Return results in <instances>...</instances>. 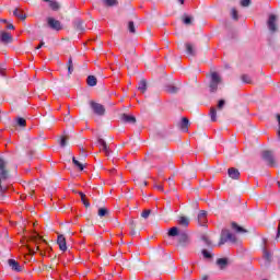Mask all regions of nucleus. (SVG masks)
<instances>
[{"label": "nucleus", "instance_id": "obj_1", "mask_svg": "<svg viewBox=\"0 0 280 280\" xmlns=\"http://www.w3.org/2000/svg\"><path fill=\"white\" fill-rule=\"evenodd\" d=\"M10 178V170L8 168V161L0 156V194L3 196L8 191V186L3 185Z\"/></svg>", "mask_w": 280, "mask_h": 280}, {"label": "nucleus", "instance_id": "obj_2", "mask_svg": "<svg viewBox=\"0 0 280 280\" xmlns=\"http://www.w3.org/2000/svg\"><path fill=\"white\" fill-rule=\"evenodd\" d=\"M158 261L161 262V266H162V268H164L165 272H167V269L173 264L172 256H170V254H165V252L163 249L158 252Z\"/></svg>", "mask_w": 280, "mask_h": 280}, {"label": "nucleus", "instance_id": "obj_3", "mask_svg": "<svg viewBox=\"0 0 280 280\" xmlns=\"http://www.w3.org/2000/svg\"><path fill=\"white\" fill-rule=\"evenodd\" d=\"M226 242H232V244H235V242H237V237L235 234L231 233V231L222 230L219 246H223V244H226Z\"/></svg>", "mask_w": 280, "mask_h": 280}, {"label": "nucleus", "instance_id": "obj_4", "mask_svg": "<svg viewBox=\"0 0 280 280\" xmlns=\"http://www.w3.org/2000/svg\"><path fill=\"white\" fill-rule=\"evenodd\" d=\"M220 84H222V77H220V74H218V72H212L210 74V84H209L210 92L215 93V91H218V86H220Z\"/></svg>", "mask_w": 280, "mask_h": 280}, {"label": "nucleus", "instance_id": "obj_5", "mask_svg": "<svg viewBox=\"0 0 280 280\" xmlns=\"http://www.w3.org/2000/svg\"><path fill=\"white\" fill-rule=\"evenodd\" d=\"M261 156L269 167H277V161L275 160V155L272 154V151H268V150L262 151Z\"/></svg>", "mask_w": 280, "mask_h": 280}, {"label": "nucleus", "instance_id": "obj_6", "mask_svg": "<svg viewBox=\"0 0 280 280\" xmlns=\"http://www.w3.org/2000/svg\"><path fill=\"white\" fill-rule=\"evenodd\" d=\"M90 106H91L94 115H97L98 117L106 115V108L104 107V105L91 101Z\"/></svg>", "mask_w": 280, "mask_h": 280}, {"label": "nucleus", "instance_id": "obj_7", "mask_svg": "<svg viewBox=\"0 0 280 280\" xmlns=\"http://www.w3.org/2000/svg\"><path fill=\"white\" fill-rule=\"evenodd\" d=\"M267 27L271 34L279 32V25L277 24V15L270 14L267 21Z\"/></svg>", "mask_w": 280, "mask_h": 280}, {"label": "nucleus", "instance_id": "obj_8", "mask_svg": "<svg viewBox=\"0 0 280 280\" xmlns=\"http://www.w3.org/2000/svg\"><path fill=\"white\" fill-rule=\"evenodd\" d=\"M14 42V37L11 33H8L5 31H0V43L2 45H10Z\"/></svg>", "mask_w": 280, "mask_h": 280}, {"label": "nucleus", "instance_id": "obj_9", "mask_svg": "<svg viewBox=\"0 0 280 280\" xmlns=\"http://www.w3.org/2000/svg\"><path fill=\"white\" fill-rule=\"evenodd\" d=\"M47 23L50 30H55L56 32H60V30H62V24L60 23V21L54 18H47Z\"/></svg>", "mask_w": 280, "mask_h": 280}, {"label": "nucleus", "instance_id": "obj_10", "mask_svg": "<svg viewBox=\"0 0 280 280\" xmlns=\"http://www.w3.org/2000/svg\"><path fill=\"white\" fill-rule=\"evenodd\" d=\"M190 243L191 241L189 240V235H187L186 233L179 234L178 246H180V248H185V246H189Z\"/></svg>", "mask_w": 280, "mask_h": 280}, {"label": "nucleus", "instance_id": "obj_11", "mask_svg": "<svg viewBox=\"0 0 280 280\" xmlns=\"http://www.w3.org/2000/svg\"><path fill=\"white\" fill-rule=\"evenodd\" d=\"M9 268L13 270V272H23V267L19 264V261L14 259H9L8 260Z\"/></svg>", "mask_w": 280, "mask_h": 280}, {"label": "nucleus", "instance_id": "obj_12", "mask_svg": "<svg viewBox=\"0 0 280 280\" xmlns=\"http://www.w3.org/2000/svg\"><path fill=\"white\" fill-rule=\"evenodd\" d=\"M57 244L59 246V250H62V253L67 252V238L65 235L59 234L57 237Z\"/></svg>", "mask_w": 280, "mask_h": 280}, {"label": "nucleus", "instance_id": "obj_13", "mask_svg": "<svg viewBox=\"0 0 280 280\" xmlns=\"http://www.w3.org/2000/svg\"><path fill=\"white\" fill-rule=\"evenodd\" d=\"M228 176L229 178H232V180H240V170L235 168V167H230L228 170Z\"/></svg>", "mask_w": 280, "mask_h": 280}, {"label": "nucleus", "instance_id": "obj_14", "mask_svg": "<svg viewBox=\"0 0 280 280\" xmlns=\"http://www.w3.org/2000/svg\"><path fill=\"white\" fill-rule=\"evenodd\" d=\"M120 120L122 121V124H137V118L128 114H121Z\"/></svg>", "mask_w": 280, "mask_h": 280}, {"label": "nucleus", "instance_id": "obj_15", "mask_svg": "<svg viewBox=\"0 0 280 280\" xmlns=\"http://www.w3.org/2000/svg\"><path fill=\"white\" fill-rule=\"evenodd\" d=\"M199 226H206L207 224V211L201 210L197 215Z\"/></svg>", "mask_w": 280, "mask_h": 280}, {"label": "nucleus", "instance_id": "obj_16", "mask_svg": "<svg viewBox=\"0 0 280 280\" xmlns=\"http://www.w3.org/2000/svg\"><path fill=\"white\" fill-rule=\"evenodd\" d=\"M45 3H48L50 10L58 12L60 10V3L56 0H43Z\"/></svg>", "mask_w": 280, "mask_h": 280}, {"label": "nucleus", "instance_id": "obj_17", "mask_svg": "<svg viewBox=\"0 0 280 280\" xmlns=\"http://www.w3.org/2000/svg\"><path fill=\"white\" fill-rule=\"evenodd\" d=\"M166 91L172 95H175L176 93H178V91H180V83H177V85H174V84L166 85Z\"/></svg>", "mask_w": 280, "mask_h": 280}, {"label": "nucleus", "instance_id": "obj_18", "mask_svg": "<svg viewBox=\"0 0 280 280\" xmlns=\"http://www.w3.org/2000/svg\"><path fill=\"white\" fill-rule=\"evenodd\" d=\"M264 259L266 261L265 266H270V261H272V253H270L268 249L264 248Z\"/></svg>", "mask_w": 280, "mask_h": 280}, {"label": "nucleus", "instance_id": "obj_19", "mask_svg": "<svg viewBox=\"0 0 280 280\" xmlns=\"http://www.w3.org/2000/svg\"><path fill=\"white\" fill-rule=\"evenodd\" d=\"M13 16H16V19H20V21H25V19H27V15L19 8L14 9Z\"/></svg>", "mask_w": 280, "mask_h": 280}, {"label": "nucleus", "instance_id": "obj_20", "mask_svg": "<svg viewBox=\"0 0 280 280\" xmlns=\"http://www.w3.org/2000/svg\"><path fill=\"white\" fill-rule=\"evenodd\" d=\"M179 128H180V130H184V132H187V130H189V119L187 117L182 118Z\"/></svg>", "mask_w": 280, "mask_h": 280}, {"label": "nucleus", "instance_id": "obj_21", "mask_svg": "<svg viewBox=\"0 0 280 280\" xmlns=\"http://www.w3.org/2000/svg\"><path fill=\"white\" fill-rule=\"evenodd\" d=\"M97 143H98L101 150H103V152H105V154H108V152H109L108 144L104 141V139L98 138Z\"/></svg>", "mask_w": 280, "mask_h": 280}, {"label": "nucleus", "instance_id": "obj_22", "mask_svg": "<svg viewBox=\"0 0 280 280\" xmlns=\"http://www.w3.org/2000/svg\"><path fill=\"white\" fill-rule=\"evenodd\" d=\"M217 266L220 267L221 270H224V268H226V266H229V259H226V258H219L217 260Z\"/></svg>", "mask_w": 280, "mask_h": 280}, {"label": "nucleus", "instance_id": "obj_23", "mask_svg": "<svg viewBox=\"0 0 280 280\" xmlns=\"http://www.w3.org/2000/svg\"><path fill=\"white\" fill-rule=\"evenodd\" d=\"M232 229L233 231H235V233H248L246 229L240 226V224H237L236 222H232Z\"/></svg>", "mask_w": 280, "mask_h": 280}, {"label": "nucleus", "instance_id": "obj_24", "mask_svg": "<svg viewBox=\"0 0 280 280\" xmlns=\"http://www.w3.org/2000/svg\"><path fill=\"white\" fill-rule=\"evenodd\" d=\"M138 91H141L142 93H145V91H148V82L145 81V79L140 80V82L138 83Z\"/></svg>", "mask_w": 280, "mask_h": 280}, {"label": "nucleus", "instance_id": "obj_25", "mask_svg": "<svg viewBox=\"0 0 280 280\" xmlns=\"http://www.w3.org/2000/svg\"><path fill=\"white\" fill-rule=\"evenodd\" d=\"M67 69H68V78H71V74L73 73V57H70L67 62Z\"/></svg>", "mask_w": 280, "mask_h": 280}, {"label": "nucleus", "instance_id": "obj_26", "mask_svg": "<svg viewBox=\"0 0 280 280\" xmlns=\"http://www.w3.org/2000/svg\"><path fill=\"white\" fill-rule=\"evenodd\" d=\"M79 196L81 197V202L84 205L85 209H89L91 207V202L86 199V195L82 191H79Z\"/></svg>", "mask_w": 280, "mask_h": 280}, {"label": "nucleus", "instance_id": "obj_27", "mask_svg": "<svg viewBox=\"0 0 280 280\" xmlns=\"http://www.w3.org/2000/svg\"><path fill=\"white\" fill-rule=\"evenodd\" d=\"M186 51L189 56H196V50L194 49V44L191 43H186L185 44Z\"/></svg>", "mask_w": 280, "mask_h": 280}, {"label": "nucleus", "instance_id": "obj_28", "mask_svg": "<svg viewBox=\"0 0 280 280\" xmlns=\"http://www.w3.org/2000/svg\"><path fill=\"white\" fill-rule=\"evenodd\" d=\"M209 117L211 121H218V109H215V107L210 108Z\"/></svg>", "mask_w": 280, "mask_h": 280}, {"label": "nucleus", "instance_id": "obj_29", "mask_svg": "<svg viewBox=\"0 0 280 280\" xmlns=\"http://www.w3.org/2000/svg\"><path fill=\"white\" fill-rule=\"evenodd\" d=\"M15 124L20 128H25L27 126V120H25V118H23V117H18V118H15Z\"/></svg>", "mask_w": 280, "mask_h": 280}, {"label": "nucleus", "instance_id": "obj_30", "mask_svg": "<svg viewBox=\"0 0 280 280\" xmlns=\"http://www.w3.org/2000/svg\"><path fill=\"white\" fill-rule=\"evenodd\" d=\"M86 82L89 86H97V78L95 75H89Z\"/></svg>", "mask_w": 280, "mask_h": 280}, {"label": "nucleus", "instance_id": "obj_31", "mask_svg": "<svg viewBox=\"0 0 280 280\" xmlns=\"http://www.w3.org/2000/svg\"><path fill=\"white\" fill-rule=\"evenodd\" d=\"M182 21H183L184 25H192L194 18L189 16L187 14H184L182 16Z\"/></svg>", "mask_w": 280, "mask_h": 280}, {"label": "nucleus", "instance_id": "obj_32", "mask_svg": "<svg viewBox=\"0 0 280 280\" xmlns=\"http://www.w3.org/2000/svg\"><path fill=\"white\" fill-rule=\"evenodd\" d=\"M74 28L77 32H84L85 27H84V22L83 21H77L74 23Z\"/></svg>", "mask_w": 280, "mask_h": 280}, {"label": "nucleus", "instance_id": "obj_33", "mask_svg": "<svg viewBox=\"0 0 280 280\" xmlns=\"http://www.w3.org/2000/svg\"><path fill=\"white\" fill-rule=\"evenodd\" d=\"M72 163H73L74 167H78V170H80V172L84 171V164H82V162L78 161L75 159V156L72 158Z\"/></svg>", "mask_w": 280, "mask_h": 280}, {"label": "nucleus", "instance_id": "obj_34", "mask_svg": "<svg viewBox=\"0 0 280 280\" xmlns=\"http://www.w3.org/2000/svg\"><path fill=\"white\" fill-rule=\"evenodd\" d=\"M106 215H110V211L107 208H100L98 218H106Z\"/></svg>", "mask_w": 280, "mask_h": 280}, {"label": "nucleus", "instance_id": "obj_35", "mask_svg": "<svg viewBox=\"0 0 280 280\" xmlns=\"http://www.w3.org/2000/svg\"><path fill=\"white\" fill-rule=\"evenodd\" d=\"M178 224L180 226H189V218H187V217H179Z\"/></svg>", "mask_w": 280, "mask_h": 280}, {"label": "nucleus", "instance_id": "obj_36", "mask_svg": "<svg viewBox=\"0 0 280 280\" xmlns=\"http://www.w3.org/2000/svg\"><path fill=\"white\" fill-rule=\"evenodd\" d=\"M129 270H139V260L131 261L127 265Z\"/></svg>", "mask_w": 280, "mask_h": 280}, {"label": "nucleus", "instance_id": "obj_37", "mask_svg": "<svg viewBox=\"0 0 280 280\" xmlns=\"http://www.w3.org/2000/svg\"><path fill=\"white\" fill-rule=\"evenodd\" d=\"M68 141H69V139L67 138V136H61V138L59 140L60 148H67Z\"/></svg>", "mask_w": 280, "mask_h": 280}, {"label": "nucleus", "instance_id": "obj_38", "mask_svg": "<svg viewBox=\"0 0 280 280\" xmlns=\"http://www.w3.org/2000/svg\"><path fill=\"white\" fill-rule=\"evenodd\" d=\"M118 1L117 0H104V4L107 5V8H113L115 5H118Z\"/></svg>", "mask_w": 280, "mask_h": 280}, {"label": "nucleus", "instance_id": "obj_39", "mask_svg": "<svg viewBox=\"0 0 280 280\" xmlns=\"http://www.w3.org/2000/svg\"><path fill=\"white\" fill-rule=\"evenodd\" d=\"M128 31L130 32V34H137V27L135 26V22L130 21L128 23Z\"/></svg>", "mask_w": 280, "mask_h": 280}, {"label": "nucleus", "instance_id": "obj_40", "mask_svg": "<svg viewBox=\"0 0 280 280\" xmlns=\"http://www.w3.org/2000/svg\"><path fill=\"white\" fill-rule=\"evenodd\" d=\"M168 235H170V237H176V235H178V228H176V226L171 228L168 231Z\"/></svg>", "mask_w": 280, "mask_h": 280}, {"label": "nucleus", "instance_id": "obj_41", "mask_svg": "<svg viewBox=\"0 0 280 280\" xmlns=\"http://www.w3.org/2000/svg\"><path fill=\"white\" fill-rule=\"evenodd\" d=\"M201 241L206 244V246H208V248H211L212 244L211 241L209 240V236L202 235Z\"/></svg>", "mask_w": 280, "mask_h": 280}, {"label": "nucleus", "instance_id": "obj_42", "mask_svg": "<svg viewBox=\"0 0 280 280\" xmlns=\"http://www.w3.org/2000/svg\"><path fill=\"white\" fill-rule=\"evenodd\" d=\"M241 79H242V82H244L245 84H250L252 82V79L248 74H243Z\"/></svg>", "mask_w": 280, "mask_h": 280}, {"label": "nucleus", "instance_id": "obj_43", "mask_svg": "<svg viewBox=\"0 0 280 280\" xmlns=\"http://www.w3.org/2000/svg\"><path fill=\"white\" fill-rule=\"evenodd\" d=\"M184 272L187 275V277L194 272L192 269H189V265H187V262L184 264Z\"/></svg>", "mask_w": 280, "mask_h": 280}, {"label": "nucleus", "instance_id": "obj_44", "mask_svg": "<svg viewBox=\"0 0 280 280\" xmlns=\"http://www.w3.org/2000/svg\"><path fill=\"white\" fill-rule=\"evenodd\" d=\"M150 213H152V210H144L141 212V218H144V220H148L150 218Z\"/></svg>", "mask_w": 280, "mask_h": 280}, {"label": "nucleus", "instance_id": "obj_45", "mask_svg": "<svg viewBox=\"0 0 280 280\" xmlns=\"http://www.w3.org/2000/svg\"><path fill=\"white\" fill-rule=\"evenodd\" d=\"M202 255L206 259H211L213 256L211 255V253H209V250L207 249H202Z\"/></svg>", "mask_w": 280, "mask_h": 280}, {"label": "nucleus", "instance_id": "obj_46", "mask_svg": "<svg viewBox=\"0 0 280 280\" xmlns=\"http://www.w3.org/2000/svg\"><path fill=\"white\" fill-rule=\"evenodd\" d=\"M250 0H241L242 8H248L250 5Z\"/></svg>", "mask_w": 280, "mask_h": 280}, {"label": "nucleus", "instance_id": "obj_47", "mask_svg": "<svg viewBox=\"0 0 280 280\" xmlns=\"http://www.w3.org/2000/svg\"><path fill=\"white\" fill-rule=\"evenodd\" d=\"M226 104V102L224 100H220L218 105H217V108L219 110H222V108H224V105Z\"/></svg>", "mask_w": 280, "mask_h": 280}, {"label": "nucleus", "instance_id": "obj_48", "mask_svg": "<svg viewBox=\"0 0 280 280\" xmlns=\"http://www.w3.org/2000/svg\"><path fill=\"white\" fill-rule=\"evenodd\" d=\"M231 15H232V19L234 20V21H237L240 18L237 16V10H235V9H232L231 10Z\"/></svg>", "mask_w": 280, "mask_h": 280}, {"label": "nucleus", "instance_id": "obj_49", "mask_svg": "<svg viewBox=\"0 0 280 280\" xmlns=\"http://www.w3.org/2000/svg\"><path fill=\"white\" fill-rule=\"evenodd\" d=\"M165 213H172V203L170 201L166 203Z\"/></svg>", "mask_w": 280, "mask_h": 280}, {"label": "nucleus", "instance_id": "obj_50", "mask_svg": "<svg viewBox=\"0 0 280 280\" xmlns=\"http://www.w3.org/2000/svg\"><path fill=\"white\" fill-rule=\"evenodd\" d=\"M129 228H130L131 230L137 229V223L135 222V220H130V221H129Z\"/></svg>", "mask_w": 280, "mask_h": 280}, {"label": "nucleus", "instance_id": "obj_51", "mask_svg": "<svg viewBox=\"0 0 280 280\" xmlns=\"http://www.w3.org/2000/svg\"><path fill=\"white\" fill-rule=\"evenodd\" d=\"M43 47H45V42L42 39L36 49H42Z\"/></svg>", "mask_w": 280, "mask_h": 280}, {"label": "nucleus", "instance_id": "obj_52", "mask_svg": "<svg viewBox=\"0 0 280 280\" xmlns=\"http://www.w3.org/2000/svg\"><path fill=\"white\" fill-rule=\"evenodd\" d=\"M7 30H14V24L13 23H8L7 24Z\"/></svg>", "mask_w": 280, "mask_h": 280}, {"label": "nucleus", "instance_id": "obj_53", "mask_svg": "<svg viewBox=\"0 0 280 280\" xmlns=\"http://www.w3.org/2000/svg\"><path fill=\"white\" fill-rule=\"evenodd\" d=\"M155 188L159 189V191H163V185L161 184H156Z\"/></svg>", "mask_w": 280, "mask_h": 280}, {"label": "nucleus", "instance_id": "obj_54", "mask_svg": "<svg viewBox=\"0 0 280 280\" xmlns=\"http://www.w3.org/2000/svg\"><path fill=\"white\" fill-rule=\"evenodd\" d=\"M81 155L83 156V159H86L88 154L86 151H84V149H81Z\"/></svg>", "mask_w": 280, "mask_h": 280}, {"label": "nucleus", "instance_id": "obj_55", "mask_svg": "<svg viewBox=\"0 0 280 280\" xmlns=\"http://www.w3.org/2000/svg\"><path fill=\"white\" fill-rule=\"evenodd\" d=\"M168 183H170V186H171V187H174V178L170 177V178H168Z\"/></svg>", "mask_w": 280, "mask_h": 280}, {"label": "nucleus", "instance_id": "obj_56", "mask_svg": "<svg viewBox=\"0 0 280 280\" xmlns=\"http://www.w3.org/2000/svg\"><path fill=\"white\" fill-rule=\"evenodd\" d=\"M279 237H280V224L278 225V233H277L276 240H279Z\"/></svg>", "mask_w": 280, "mask_h": 280}, {"label": "nucleus", "instance_id": "obj_57", "mask_svg": "<svg viewBox=\"0 0 280 280\" xmlns=\"http://www.w3.org/2000/svg\"><path fill=\"white\" fill-rule=\"evenodd\" d=\"M140 187H147L148 186V182L143 180L141 184H139Z\"/></svg>", "mask_w": 280, "mask_h": 280}, {"label": "nucleus", "instance_id": "obj_58", "mask_svg": "<svg viewBox=\"0 0 280 280\" xmlns=\"http://www.w3.org/2000/svg\"><path fill=\"white\" fill-rule=\"evenodd\" d=\"M276 117H277V120H278V124H279L278 129H280V114H277Z\"/></svg>", "mask_w": 280, "mask_h": 280}, {"label": "nucleus", "instance_id": "obj_59", "mask_svg": "<svg viewBox=\"0 0 280 280\" xmlns=\"http://www.w3.org/2000/svg\"><path fill=\"white\" fill-rule=\"evenodd\" d=\"M130 235L132 236L137 235V230L136 229L131 230Z\"/></svg>", "mask_w": 280, "mask_h": 280}, {"label": "nucleus", "instance_id": "obj_60", "mask_svg": "<svg viewBox=\"0 0 280 280\" xmlns=\"http://www.w3.org/2000/svg\"><path fill=\"white\" fill-rule=\"evenodd\" d=\"M201 280H209V276L203 275V276L201 277Z\"/></svg>", "mask_w": 280, "mask_h": 280}, {"label": "nucleus", "instance_id": "obj_61", "mask_svg": "<svg viewBox=\"0 0 280 280\" xmlns=\"http://www.w3.org/2000/svg\"><path fill=\"white\" fill-rule=\"evenodd\" d=\"M0 23H8V20L2 19V20H0Z\"/></svg>", "mask_w": 280, "mask_h": 280}, {"label": "nucleus", "instance_id": "obj_62", "mask_svg": "<svg viewBox=\"0 0 280 280\" xmlns=\"http://www.w3.org/2000/svg\"><path fill=\"white\" fill-rule=\"evenodd\" d=\"M180 5L185 4V0H179Z\"/></svg>", "mask_w": 280, "mask_h": 280}, {"label": "nucleus", "instance_id": "obj_63", "mask_svg": "<svg viewBox=\"0 0 280 280\" xmlns=\"http://www.w3.org/2000/svg\"><path fill=\"white\" fill-rule=\"evenodd\" d=\"M277 185H278V187H279V191H280V182H277Z\"/></svg>", "mask_w": 280, "mask_h": 280}, {"label": "nucleus", "instance_id": "obj_64", "mask_svg": "<svg viewBox=\"0 0 280 280\" xmlns=\"http://www.w3.org/2000/svg\"><path fill=\"white\" fill-rule=\"evenodd\" d=\"M47 269L51 270V266L46 267Z\"/></svg>", "mask_w": 280, "mask_h": 280}]
</instances>
